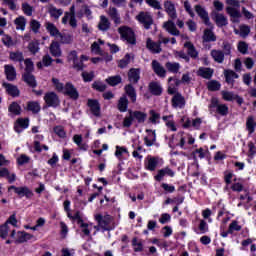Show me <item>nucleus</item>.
<instances>
[{
    "label": "nucleus",
    "instance_id": "f704fd0d",
    "mask_svg": "<svg viewBox=\"0 0 256 256\" xmlns=\"http://www.w3.org/2000/svg\"><path fill=\"white\" fill-rule=\"evenodd\" d=\"M125 93L126 95H128L130 101H132L133 103H136L137 92L135 91V88L131 84H128L127 86H125Z\"/></svg>",
    "mask_w": 256,
    "mask_h": 256
},
{
    "label": "nucleus",
    "instance_id": "4be33fe9",
    "mask_svg": "<svg viewBox=\"0 0 256 256\" xmlns=\"http://www.w3.org/2000/svg\"><path fill=\"white\" fill-rule=\"evenodd\" d=\"M4 73L8 81H15V79H17V71L13 65H5Z\"/></svg>",
    "mask_w": 256,
    "mask_h": 256
},
{
    "label": "nucleus",
    "instance_id": "774afa93",
    "mask_svg": "<svg viewBox=\"0 0 256 256\" xmlns=\"http://www.w3.org/2000/svg\"><path fill=\"white\" fill-rule=\"evenodd\" d=\"M222 49H223L222 52L224 53V55H231V49H232L231 43L224 41L222 43Z\"/></svg>",
    "mask_w": 256,
    "mask_h": 256
},
{
    "label": "nucleus",
    "instance_id": "864d4df0",
    "mask_svg": "<svg viewBox=\"0 0 256 256\" xmlns=\"http://www.w3.org/2000/svg\"><path fill=\"white\" fill-rule=\"evenodd\" d=\"M52 83L56 91H58L59 93H63V91H65V85L59 79L52 78Z\"/></svg>",
    "mask_w": 256,
    "mask_h": 256
},
{
    "label": "nucleus",
    "instance_id": "412c9836",
    "mask_svg": "<svg viewBox=\"0 0 256 256\" xmlns=\"http://www.w3.org/2000/svg\"><path fill=\"white\" fill-rule=\"evenodd\" d=\"M87 105L95 117H99L101 115V106L99 105V101L89 99Z\"/></svg>",
    "mask_w": 256,
    "mask_h": 256
},
{
    "label": "nucleus",
    "instance_id": "4d7b16f0",
    "mask_svg": "<svg viewBox=\"0 0 256 256\" xmlns=\"http://www.w3.org/2000/svg\"><path fill=\"white\" fill-rule=\"evenodd\" d=\"M22 11L24 15H27L28 17H31L33 15V6H31L29 3L25 2L22 4Z\"/></svg>",
    "mask_w": 256,
    "mask_h": 256
},
{
    "label": "nucleus",
    "instance_id": "39448f33",
    "mask_svg": "<svg viewBox=\"0 0 256 256\" xmlns=\"http://www.w3.org/2000/svg\"><path fill=\"white\" fill-rule=\"evenodd\" d=\"M209 107L210 109H216V113L223 117L229 114V107L226 104H219V100L217 98H212Z\"/></svg>",
    "mask_w": 256,
    "mask_h": 256
},
{
    "label": "nucleus",
    "instance_id": "a18cd8bd",
    "mask_svg": "<svg viewBox=\"0 0 256 256\" xmlns=\"http://www.w3.org/2000/svg\"><path fill=\"white\" fill-rule=\"evenodd\" d=\"M165 67L170 73H179V69H181V64H179V62H167L165 64Z\"/></svg>",
    "mask_w": 256,
    "mask_h": 256
},
{
    "label": "nucleus",
    "instance_id": "aec40b11",
    "mask_svg": "<svg viewBox=\"0 0 256 256\" xmlns=\"http://www.w3.org/2000/svg\"><path fill=\"white\" fill-rule=\"evenodd\" d=\"M164 9L170 19H177V10L175 9V4L167 0L164 2Z\"/></svg>",
    "mask_w": 256,
    "mask_h": 256
},
{
    "label": "nucleus",
    "instance_id": "f8f14e48",
    "mask_svg": "<svg viewBox=\"0 0 256 256\" xmlns=\"http://www.w3.org/2000/svg\"><path fill=\"white\" fill-rule=\"evenodd\" d=\"M62 93H64V95H68L71 99H79V92H77V88H75L71 82L66 83Z\"/></svg>",
    "mask_w": 256,
    "mask_h": 256
},
{
    "label": "nucleus",
    "instance_id": "1a4fd4ad",
    "mask_svg": "<svg viewBox=\"0 0 256 256\" xmlns=\"http://www.w3.org/2000/svg\"><path fill=\"white\" fill-rule=\"evenodd\" d=\"M13 190L16 195H19V197H27V199H30V197H33V191L29 189V187L23 186V187H16V186H10L8 188V191Z\"/></svg>",
    "mask_w": 256,
    "mask_h": 256
},
{
    "label": "nucleus",
    "instance_id": "c9c22d12",
    "mask_svg": "<svg viewBox=\"0 0 256 256\" xmlns=\"http://www.w3.org/2000/svg\"><path fill=\"white\" fill-rule=\"evenodd\" d=\"M0 177H5L10 183H15L17 179L15 173L10 174L7 168H0Z\"/></svg>",
    "mask_w": 256,
    "mask_h": 256
},
{
    "label": "nucleus",
    "instance_id": "603ef678",
    "mask_svg": "<svg viewBox=\"0 0 256 256\" xmlns=\"http://www.w3.org/2000/svg\"><path fill=\"white\" fill-rule=\"evenodd\" d=\"M8 110L12 115H21V106H19L17 102L10 104Z\"/></svg>",
    "mask_w": 256,
    "mask_h": 256
},
{
    "label": "nucleus",
    "instance_id": "c85d7f7f",
    "mask_svg": "<svg viewBox=\"0 0 256 256\" xmlns=\"http://www.w3.org/2000/svg\"><path fill=\"white\" fill-rule=\"evenodd\" d=\"M234 33L235 35H239L240 37L245 39V37H247L249 33H251V28L245 24H242L239 26V29L234 28Z\"/></svg>",
    "mask_w": 256,
    "mask_h": 256
},
{
    "label": "nucleus",
    "instance_id": "2eb2a0df",
    "mask_svg": "<svg viewBox=\"0 0 256 256\" xmlns=\"http://www.w3.org/2000/svg\"><path fill=\"white\" fill-rule=\"evenodd\" d=\"M47 11H48L51 19H54L55 21L59 20V18L63 15V9L57 8L53 4H49L47 6Z\"/></svg>",
    "mask_w": 256,
    "mask_h": 256
},
{
    "label": "nucleus",
    "instance_id": "f03ea898",
    "mask_svg": "<svg viewBox=\"0 0 256 256\" xmlns=\"http://www.w3.org/2000/svg\"><path fill=\"white\" fill-rule=\"evenodd\" d=\"M94 219H95V221H97L100 229H102L104 231L113 230V227L111 226V224L113 223V217H111V215L95 214Z\"/></svg>",
    "mask_w": 256,
    "mask_h": 256
},
{
    "label": "nucleus",
    "instance_id": "4468645a",
    "mask_svg": "<svg viewBox=\"0 0 256 256\" xmlns=\"http://www.w3.org/2000/svg\"><path fill=\"white\" fill-rule=\"evenodd\" d=\"M210 28H207L204 30L202 40L203 43H212L217 41V36L215 35V32H213V26H209Z\"/></svg>",
    "mask_w": 256,
    "mask_h": 256
},
{
    "label": "nucleus",
    "instance_id": "de8ad7c7",
    "mask_svg": "<svg viewBox=\"0 0 256 256\" xmlns=\"http://www.w3.org/2000/svg\"><path fill=\"white\" fill-rule=\"evenodd\" d=\"M198 75L204 79H211L213 77V69L211 68H199Z\"/></svg>",
    "mask_w": 256,
    "mask_h": 256
},
{
    "label": "nucleus",
    "instance_id": "c03bdc74",
    "mask_svg": "<svg viewBox=\"0 0 256 256\" xmlns=\"http://www.w3.org/2000/svg\"><path fill=\"white\" fill-rule=\"evenodd\" d=\"M105 42L101 39H99L97 42H93L91 45V51L94 53V55H103V51L101 50V47L99 45H104Z\"/></svg>",
    "mask_w": 256,
    "mask_h": 256
},
{
    "label": "nucleus",
    "instance_id": "69168bd1",
    "mask_svg": "<svg viewBox=\"0 0 256 256\" xmlns=\"http://www.w3.org/2000/svg\"><path fill=\"white\" fill-rule=\"evenodd\" d=\"M234 231H241V225L237 221H232L228 228V233H233Z\"/></svg>",
    "mask_w": 256,
    "mask_h": 256
},
{
    "label": "nucleus",
    "instance_id": "37998d69",
    "mask_svg": "<svg viewBox=\"0 0 256 256\" xmlns=\"http://www.w3.org/2000/svg\"><path fill=\"white\" fill-rule=\"evenodd\" d=\"M214 21L217 27H225V25L228 24L227 17H225V15L220 13L215 14Z\"/></svg>",
    "mask_w": 256,
    "mask_h": 256
},
{
    "label": "nucleus",
    "instance_id": "a19ab883",
    "mask_svg": "<svg viewBox=\"0 0 256 256\" xmlns=\"http://www.w3.org/2000/svg\"><path fill=\"white\" fill-rule=\"evenodd\" d=\"M45 27L52 37H59V35H61V32H59V29H57V26H55V24L51 22H46Z\"/></svg>",
    "mask_w": 256,
    "mask_h": 256
},
{
    "label": "nucleus",
    "instance_id": "bb28decb",
    "mask_svg": "<svg viewBox=\"0 0 256 256\" xmlns=\"http://www.w3.org/2000/svg\"><path fill=\"white\" fill-rule=\"evenodd\" d=\"M49 49L52 57H61L63 55V52L61 51V46L57 41H52Z\"/></svg>",
    "mask_w": 256,
    "mask_h": 256
},
{
    "label": "nucleus",
    "instance_id": "6e6d98bb",
    "mask_svg": "<svg viewBox=\"0 0 256 256\" xmlns=\"http://www.w3.org/2000/svg\"><path fill=\"white\" fill-rule=\"evenodd\" d=\"M221 95H222V99H224V101H235V99H237V95H235V93H233V92L222 91Z\"/></svg>",
    "mask_w": 256,
    "mask_h": 256
},
{
    "label": "nucleus",
    "instance_id": "79ce46f5",
    "mask_svg": "<svg viewBox=\"0 0 256 256\" xmlns=\"http://www.w3.org/2000/svg\"><path fill=\"white\" fill-rule=\"evenodd\" d=\"M139 75H140L139 69H135V68L130 69V71L128 72V79L130 83H137L140 79Z\"/></svg>",
    "mask_w": 256,
    "mask_h": 256
},
{
    "label": "nucleus",
    "instance_id": "9b49d317",
    "mask_svg": "<svg viewBox=\"0 0 256 256\" xmlns=\"http://www.w3.org/2000/svg\"><path fill=\"white\" fill-rule=\"evenodd\" d=\"M185 105V97H183V95H181V93L179 92L174 93V96L172 98V107H174L175 109H183Z\"/></svg>",
    "mask_w": 256,
    "mask_h": 256
},
{
    "label": "nucleus",
    "instance_id": "0eeeda50",
    "mask_svg": "<svg viewBox=\"0 0 256 256\" xmlns=\"http://www.w3.org/2000/svg\"><path fill=\"white\" fill-rule=\"evenodd\" d=\"M44 101L48 107H59L61 105V100L55 92H47L44 95Z\"/></svg>",
    "mask_w": 256,
    "mask_h": 256
},
{
    "label": "nucleus",
    "instance_id": "ea45409f",
    "mask_svg": "<svg viewBox=\"0 0 256 256\" xmlns=\"http://www.w3.org/2000/svg\"><path fill=\"white\" fill-rule=\"evenodd\" d=\"M83 15H85L87 19L93 18V12L91 11V9H89V6L83 5L81 9L77 12V17H79L80 19L81 17H83Z\"/></svg>",
    "mask_w": 256,
    "mask_h": 256
},
{
    "label": "nucleus",
    "instance_id": "423d86ee",
    "mask_svg": "<svg viewBox=\"0 0 256 256\" xmlns=\"http://www.w3.org/2000/svg\"><path fill=\"white\" fill-rule=\"evenodd\" d=\"M137 21L143 25L146 29H151V25H153V16L149 12H140L136 16Z\"/></svg>",
    "mask_w": 256,
    "mask_h": 256
},
{
    "label": "nucleus",
    "instance_id": "3c124183",
    "mask_svg": "<svg viewBox=\"0 0 256 256\" xmlns=\"http://www.w3.org/2000/svg\"><path fill=\"white\" fill-rule=\"evenodd\" d=\"M59 39H60V43H62L63 45H70V43H73V36L69 35V34H61L58 35Z\"/></svg>",
    "mask_w": 256,
    "mask_h": 256
},
{
    "label": "nucleus",
    "instance_id": "49530a36",
    "mask_svg": "<svg viewBox=\"0 0 256 256\" xmlns=\"http://www.w3.org/2000/svg\"><path fill=\"white\" fill-rule=\"evenodd\" d=\"M23 80L29 87H37V81L35 80V76H33L31 73H25L23 75Z\"/></svg>",
    "mask_w": 256,
    "mask_h": 256
},
{
    "label": "nucleus",
    "instance_id": "dca6fc26",
    "mask_svg": "<svg viewBox=\"0 0 256 256\" xmlns=\"http://www.w3.org/2000/svg\"><path fill=\"white\" fill-rule=\"evenodd\" d=\"M151 65H152V69H153L154 73L158 77L165 78L167 76V70H165V67H163V65H161V63H159V61L153 60Z\"/></svg>",
    "mask_w": 256,
    "mask_h": 256
},
{
    "label": "nucleus",
    "instance_id": "7ed1b4c3",
    "mask_svg": "<svg viewBox=\"0 0 256 256\" xmlns=\"http://www.w3.org/2000/svg\"><path fill=\"white\" fill-rule=\"evenodd\" d=\"M118 32L121 35L123 41H126L129 45H135L137 40L135 38V32L128 26H121L118 28Z\"/></svg>",
    "mask_w": 256,
    "mask_h": 256
},
{
    "label": "nucleus",
    "instance_id": "4c0bfd02",
    "mask_svg": "<svg viewBox=\"0 0 256 256\" xmlns=\"http://www.w3.org/2000/svg\"><path fill=\"white\" fill-rule=\"evenodd\" d=\"M130 115H132V118L136 119L138 123H145L147 119V113L141 111H130Z\"/></svg>",
    "mask_w": 256,
    "mask_h": 256
},
{
    "label": "nucleus",
    "instance_id": "052dcab7",
    "mask_svg": "<svg viewBox=\"0 0 256 256\" xmlns=\"http://www.w3.org/2000/svg\"><path fill=\"white\" fill-rule=\"evenodd\" d=\"M129 63H131V55L126 54L125 57L119 61L118 67L125 69Z\"/></svg>",
    "mask_w": 256,
    "mask_h": 256
},
{
    "label": "nucleus",
    "instance_id": "7c9ffc66",
    "mask_svg": "<svg viewBox=\"0 0 256 256\" xmlns=\"http://www.w3.org/2000/svg\"><path fill=\"white\" fill-rule=\"evenodd\" d=\"M256 121L255 116H248L246 119V129L249 135H253L255 133Z\"/></svg>",
    "mask_w": 256,
    "mask_h": 256
},
{
    "label": "nucleus",
    "instance_id": "393cba45",
    "mask_svg": "<svg viewBox=\"0 0 256 256\" xmlns=\"http://www.w3.org/2000/svg\"><path fill=\"white\" fill-rule=\"evenodd\" d=\"M146 133L150 134L144 138V143L147 147H153V145H155V141H157V134L155 131L149 129L146 130Z\"/></svg>",
    "mask_w": 256,
    "mask_h": 256
},
{
    "label": "nucleus",
    "instance_id": "f257e3e1",
    "mask_svg": "<svg viewBox=\"0 0 256 256\" xmlns=\"http://www.w3.org/2000/svg\"><path fill=\"white\" fill-rule=\"evenodd\" d=\"M226 12L230 16V21L232 23H239V19H241V11H239L240 3L238 0H226Z\"/></svg>",
    "mask_w": 256,
    "mask_h": 256
},
{
    "label": "nucleus",
    "instance_id": "8fccbe9b",
    "mask_svg": "<svg viewBox=\"0 0 256 256\" xmlns=\"http://www.w3.org/2000/svg\"><path fill=\"white\" fill-rule=\"evenodd\" d=\"M69 25L73 29L77 27V18H75V5H72L70 7V20H69Z\"/></svg>",
    "mask_w": 256,
    "mask_h": 256
},
{
    "label": "nucleus",
    "instance_id": "2f4dec72",
    "mask_svg": "<svg viewBox=\"0 0 256 256\" xmlns=\"http://www.w3.org/2000/svg\"><path fill=\"white\" fill-rule=\"evenodd\" d=\"M159 165V160L155 157H148L147 162L145 163V169L148 171H155Z\"/></svg>",
    "mask_w": 256,
    "mask_h": 256
},
{
    "label": "nucleus",
    "instance_id": "bf43d9fd",
    "mask_svg": "<svg viewBox=\"0 0 256 256\" xmlns=\"http://www.w3.org/2000/svg\"><path fill=\"white\" fill-rule=\"evenodd\" d=\"M132 247L135 252L143 251V242L137 238H133Z\"/></svg>",
    "mask_w": 256,
    "mask_h": 256
},
{
    "label": "nucleus",
    "instance_id": "09e8293b",
    "mask_svg": "<svg viewBox=\"0 0 256 256\" xmlns=\"http://www.w3.org/2000/svg\"><path fill=\"white\" fill-rule=\"evenodd\" d=\"M27 111L39 113V111H41V105H39V102L30 101L27 103Z\"/></svg>",
    "mask_w": 256,
    "mask_h": 256
},
{
    "label": "nucleus",
    "instance_id": "58836bf2",
    "mask_svg": "<svg viewBox=\"0 0 256 256\" xmlns=\"http://www.w3.org/2000/svg\"><path fill=\"white\" fill-rule=\"evenodd\" d=\"M149 90L152 93V95H161L163 93V88L161 87V84L159 82H151L149 84Z\"/></svg>",
    "mask_w": 256,
    "mask_h": 256
},
{
    "label": "nucleus",
    "instance_id": "e2e57ef3",
    "mask_svg": "<svg viewBox=\"0 0 256 256\" xmlns=\"http://www.w3.org/2000/svg\"><path fill=\"white\" fill-rule=\"evenodd\" d=\"M106 81L109 85L115 87V85H119V83H121V76H112L106 79Z\"/></svg>",
    "mask_w": 256,
    "mask_h": 256
},
{
    "label": "nucleus",
    "instance_id": "13d9d810",
    "mask_svg": "<svg viewBox=\"0 0 256 256\" xmlns=\"http://www.w3.org/2000/svg\"><path fill=\"white\" fill-rule=\"evenodd\" d=\"M207 87L209 91H219V89H221V83H219L217 80H212L208 82Z\"/></svg>",
    "mask_w": 256,
    "mask_h": 256
},
{
    "label": "nucleus",
    "instance_id": "cd10ccee",
    "mask_svg": "<svg viewBox=\"0 0 256 256\" xmlns=\"http://www.w3.org/2000/svg\"><path fill=\"white\" fill-rule=\"evenodd\" d=\"M210 55L212 59H214L215 63L221 64L225 61V53L221 50L213 49L211 50Z\"/></svg>",
    "mask_w": 256,
    "mask_h": 256
},
{
    "label": "nucleus",
    "instance_id": "9d476101",
    "mask_svg": "<svg viewBox=\"0 0 256 256\" xmlns=\"http://www.w3.org/2000/svg\"><path fill=\"white\" fill-rule=\"evenodd\" d=\"M68 61L73 62V67L76 69V71H83V60L79 59L77 56V51L74 50L68 54Z\"/></svg>",
    "mask_w": 256,
    "mask_h": 256
},
{
    "label": "nucleus",
    "instance_id": "b1692460",
    "mask_svg": "<svg viewBox=\"0 0 256 256\" xmlns=\"http://www.w3.org/2000/svg\"><path fill=\"white\" fill-rule=\"evenodd\" d=\"M185 49H187V53L189 55V57H191L192 59H199V51H197V49L195 48V45H193V43L191 42H186L184 44Z\"/></svg>",
    "mask_w": 256,
    "mask_h": 256
},
{
    "label": "nucleus",
    "instance_id": "473e14b6",
    "mask_svg": "<svg viewBox=\"0 0 256 256\" xmlns=\"http://www.w3.org/2000/svg\"><path fill=\"white\" fill-rule=\"evenodd\" d=\"M3 87L6 89L8 95L12 97H19V88L13 84L3 83Z\"/></svg>",
    "mask_w": 256,
    "mask_h": 256
},
{
    "label": "nucleus",
    "instance_id": "a211bd4d",
    "mask_svg": "<svg viewBox=\"0 0 256 256\" xmlns=\"http://www.w3.org/2000/svg\"><path fill=\"white\" fill-rule=\"evenodd\" d=\"M107 15L110 19L115 23V25H121V15H119V11L115 7H109L106 11Z\"/></svg>",
    "mask_w": 256,
    "mask_h": 256
},
{
    "label": "nucleus",
    "instance_id": "5fc2aeb1",
    "mask_svg": "<svg viewBox=\"0 0 256 256\" xmlns=\"http://www.w3.org/2000/svg\"><path fill=\"white\" fill-rule=\"evenodd\" d=\"M51 63H53V58H51L49 55H45L42 58V62L37 63V67H50Z\"/></svg>",
    "mask_w": 256,
    "mask_h": 256
},
{
    "label": "nucleus",
    "instance_id": "c756f323",
    "mask_svg": "<svg viewBox=\"0 0 256 256\" xmlns=\"http://www.w3.org/2000/svg\"><path fill=\"white\" fill-rule=\"evenodd\" d=\"M224 76L226 79V83L229 85H233L235 83V79H239V74H236L233 70H225Z\"/></svg>",
    "mask_w": 256,
    "mask_h": 256
},
{
    "label": "nucleus",
    "instance_id": "338daca9",
    "mask_svg": "<svg viewBox=\"0 0 256 256\" xmlns=\"http://www.w3.org/2000/svg\"><path fill=\"white\" fill-rule=\"evenodd\" d=\"M10 59H11V61L21 62V61H23V53H21V52H11L10 53Z\"/></svg>",
    "mask_w": 256,
    "mask_h": 256
},
{
    "label": "nucleus",
    "instance_id": "20e7f679",
    "mask_svg": "<svg viewBox=\"0 0 256 256\" xmlns=\"http://www.w3.org/2000/svg\"><path fill=\"white\" fill-rule=\"evenodd\" d=\"M10 237L14 239L15 243H27V241H31L34 236L25 231L15 232V230H13Z\"/></svg>",
    "mask_w": 256,
    "mask_h": 256
},
{
    "label": "nucleus",
    "instance_id": "72a5a7b5",
    "mask_svg": "<svg viewBox=\"0 0 256 256\" xmlns=\"http://www.w3.org/2000/svg\"><path fill=\"white\" fill-rule=\"evenodd\" d=\"M118 110L120 113H125L127 111V108L129 107V100L127 99V96H122L118 100Z\"/></svg>",
    "mask_w": 256,
    "mask_h": 256
},
{
    "label": "nucleus",
    "instance_id": "5701e85b",
    "mask_svg": "<svg viewBox=\"0 0 256 256\" xmlns=\"http://www.w3.org/2000/svg\"><path fill=\"white\" fill-rule=\"evenodd\" d=\"M165 175H168V177H175V172H173L171 168L166 167L158 170V174L154 177V179L156 181H163V177H165Z\"/></svg>",
    "mask_w": 256,
    "mask_h": 256
},
{
    "label": "nucleus",
    "instance_id": "0e129e2a",
    "mask_svg": "<svg viewBox=\"0 0 256 256\" xmlns=\"http://www.w3.org/2000/svg\"><path fill=\"white\" fill-rule=\"evenodd\" d=\"M28 49L30 52H32L33 55H35L36 53H39V42L38 41L31 42L28 45Z\"/></svg>",
    "mask_w": 256,
    "mask_h": 256
},
{
    "label": "nucleus",
    "instance_id": "ddd939ff",
    "mask_svg": "<svg viewBox=\"0 0 256 256\" xmlns=\"http://www.w3.org/2000/svg\"><path fill=\"white\" fill-rule=\"evenodd\" d=\"M146 47L151 53L154 54H158L161 53V51H163V49H161V42H155L151 38H147Z\"/></svg>",
    "mask_w": 256,
    "mask_h": 256
},
{
    "label": "nucleus",
    "instance_id": "f3484780",
    "mask_svg": "<svg viewBox=\"0 0 256 256\" xmlns=\"http://www.w3.org/2000/svg\"><path fill=\"white\" fill-rule=\"evenodd\" d=\"M181 85V80L170 77L168 78V93L169 95H175L177 93V88Z\"/></svg>",
    "mask_w": 256,
    "mask_h": 256
},
{
    "label": "nucleus",
    "instance_id": "6ab92c4d",
    "mask_svg": "<svg viewBox=\"0 0 256 256\" xmlns=\"http://www.w3.org/2000/svg\"><path fill=\"white\" fill-rule=\"evenodd\" d=\"M163 28L170 33V35H174L175 37H178L181 32L177 29V26H175V22L172 20H168L164 22Z\"/></svg>",
    "mask_w": 256,
    "mask_h": 256
},
{
    "label": "nucleus",
    "instance_id": "6e6552de",
    "mask_svg": "<svg viewBox=\"0 0 256 256\" xmlns=\"http://www.w3.org/2000/svg\"><path fill=\"white\" fill-rule=\"evenodd\" d=\"M194 9L198 17L202 19L204 25H207V27H212L211 20L209 19V13L207 12V10L201 5H196Z\"/></svg>",
    "mask_w": 256,
    "mask_h": 256
},
{
    "label": "nucleus",
    "instance_id": "680f3d73",
    "mask_svg": "<svg viewBox=\"0 0 256 256\" xmlns=\"http://www.w3.org/2000/svg\"><path fill=\"white\" fill-rule=\"evenodd\" d=\"M82 79L83 81H85V83H89L91 81H93V79L95 78V73L93 71L91 72H82Z\"/></svg>",
    "mask_w": 256,
    "mask_h": 256
},
{
    "label": "nucleus",
    "instance_id": "e433bc0d",
    "mask_svg": "<svg viewBox=\"0 0 256 256\" xmlns=\"http://www.w3.org/2000/svg\"><path fill=\"white\" fill-rule=\"evenodd\" d=\"M14 24L16 26L17 31H25L27 19L25 18V16H19L14 20Z\"/></svg>",
    "mask_w": 256,
    "mask_h": 256
},
{
    "label": "nucleus",
    "instance_id": "a878e982",
    "mask_svg": "<svg viewBox=\"0 0 256 256\" xmlns=\"http://www.w3.org/2000/svg\"><path fill=\"white\" fill-rule=\"evenodd\" d=\"M98 29L99 31H109V29H111V22L109 21V18H107L105 15L100 16Z\"/></svg>",
    "mask_w": 256,
    "mask_h": 256
}]
</instances>
